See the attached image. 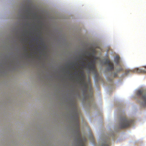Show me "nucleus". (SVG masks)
<instances>
[{"label":"nucleus","mask_w":146,"mask_h":146,"mask_svg":"<svg viewBox=\"0 0 146 146\" xmlns=\"http://www.w3.org/2000/svg\"><path fill=\"white\" fill-rule=\"evenodd\" d=\"M87 60H88V58L91 61L88 62V68L90 71H93L94 74H96V71L95 66L94 64L95 63L97 58L95 55L94 52L91 53L89 51L86 50L79 55L78 58L77 59L78 61L77 62H72L69 64V66L70 67L72 68L73 70L76 69L75 66H80L81 69H83L86 68L85 65L86 62L85 61V58Z\"/></svg>","instance_id":"obj_1"},{"label":"nucleus","mask_w":146,"mask_h":146,"mask_svg":"<svg viewBox=\"0 0 146 146\" xmlns=\"http://www.w3.org/2000/svg\"><path fill=\"white\" fill-rule=\"evenodd\" d=\"M13 8H15V12H18V19L25 22V25H30L29 21L33 20L37 17L36 13L34 14L33 13L32 7L31 5L24 4L19 5L16 4Z\"/></svg>","instance_id":"obj_2"},{"label":"nucleus","mask_w":146,"mask_h":146,"mask_svg":"<svg viewBox=\"0 0 146 146\" xmlns=\"http://www.w3.org/2000/svg\"><path fill=\"white\" fill-rule=\"evenodd\" d=\"M113 132H111L110 135L106 133L101 135L98 140V146H108L110 137H113Z\"/></svg>","instance_id":"obj_3"},{"label":"nucleus","mask_w":146,"mask_h":146,"mask_svg":"<svg viewBox=\"0 0 146 146\" xmlns=\"http://www.w3.org/2000/svg\"><path fill=\"white\" fill-rule=\"evenodd\" d=\"M131 121L126 119L124 114H121L119 115V120L115 129L128 126Z\"/></svg>","instance_id":"obj_4"},{"label":"nucleus","mask_w":146,"mask_h":146,"mask_svg":"<svg viewBox=\"0 0 146 146\" xmlns=\"http://www.w3.org/2000/svg\"><path fill=\"white\" fill-rule=\"evenodd\" d=\"M137 94L138 96H140L142 100L141 102V105L146 106V90H139Z\"/></svg>","instance_id":"obj_5"},{"label":"nucleus","mask_w":146,"mask_h":146,"mask_svg":"<svg viewBox=\"0 0 146 146\" xmlns=\"http://www.w3.org/2000/svg\"><path fill=\"white\" fill-rule=\"evenodd\" d=\"M103 62L106 66V69L108 70H110L113 69V64L111 63L109 60L106 58L104 60Z\"/></svg>","instance_id":"obj_6"},{"label":"nucleus","mask_w":146,"mask_h":146,"mask_svg":"<svg viewBox=\"0 0 146 146\" xmlns=\"http://www.w3.org/2000/svg\"><path fill=\"white\" fill-rule=\"evenodd\" d=\"M77 141L78 143V146H85L86 144V139L83 138L81 139L79 137L78 138Z\"/></svg>","instance_id":"obj_7"},{"label":"nucleus","mask_w":146,"mask_h":146,"mask_svg":"<svg viewBox=\"0 0 146 146\" xmlns=\"http://www.w3.org/2000/svg\"><path fill=\"white\" fill-rule=\"evenodd\" d=\"M145 68H146V70L143 69H140L139 68H136L135 69V70L134 71V72H141L145 73H146V66H145Z\"/></svg>","instance_id":"obj_8"},{"label":"nucleus","mask_w":146,"mask_h":146,"mask_svg":"<svg viewBox=\"0 0 146 146\" xmlns=\"http://www.w3.org/2000/svg\"><path fill=\"white\" fill-rule=\"evenodd\" d=\"M115 61L117 63H118L119 62V56H117L115 57Z\"/></svg>","instance_id":"obj_9"},{"label":"nucleus","mask_w":146,"mask_h":146,"mask_svg":"<svg viewBox=\"0 0 146 146\" xmlns=\"http://www.w3.org/2000/svg\"><path fill=\"white\" fill-rule=\"evenodd\" d=\"M121 68H118V69H117V72H119V71H121Z\"/></svg>","instance_id":"obj_10"},{"label":"nucleus","mask_w":146,"mask_h":146,"mask_svg":"<svg viewBox=\"0 0 146 146\" xmlns=\"http://www.w3.org/2000/svg\"><path fill=\"white\" fill-rule=\"evenodd\" d=\"M25 31H26V32L27 33H29V32H28V31H27V30L26 28V27H25Z\"/></svg>","instance_id":"obj_11"},{"label":"nucleus","mask_w":146,"mask_h":146,"mask_svg":"<svg viewBox=\"0 0 146 146\" xmlns=\"http://www.w3.org/2000/svg\"><path fill=\"white\" fill-rule=\"evenodd\" d=\"M85 88L86 89L87 88V87H88V85L87 84H85Z\"/></svg>","instance_id":"obj_12"},{"label":"nucleus","mask_w":146,"mask_h":146,"mask_svg":"<svg viewBox=\"0 0 146 146\" xmlns=\"http://www.w3.org/2000/svg\"><path fill=\"white\" fill-rule=\"evenodd\" d=\"M89 90L90 91H91V87L90 86L89 87Z\"/></svg>","instance_id":"obj_13"},{"label":"nucleus","mask_w":146,"mask_h":146,"mask_svg":"<svg viewBox=\"0 0 146 146\" xmlns=\"http://www.w3.org/2000/svg\"><path fill=\"white\" fill-rule=\"evenodd\" d=\"M117 75V73H115L114 74V76L115 77V76H116Z\"/></svg>","instance_id":"obj_14"},{"label":"nucleus","mask_w":146,"mask_h":146,"mask_svg":"<svg viewBox=\"0 0 146 146\" xmlns=\"http://www.w3.org/2000/svg\"><path fill=\"white\" fill-rule=\"evenodd\" d=\"M126 72H127V73H129V70H127V71Z\"/></svg>","instance_id":"obj_15"},{"label":"nucleus","mask_w":146,"mask_h":146,"mask_svg":"<svg viewBox=\"0 0 146 146\" xmlns=\"http://www.w3.org/2000/svg\"><path fill=\"white\" fill-rule=\"evenodd\" d=\"M74 114H76V111H74Z\"/></svg>","instance_id":"obj_16"},{"label":"nucleus","mask_w":146,"mask_h":146,"mask_svg":"<svg viewBox=\"0 0 146 146\" xmlns=\"http://www.w3.org/2000/svg\"><path fill=\"white\" fill-rule=\"evenodd\" d=\"M77 94H78V96H79V93L77 92Z\"/></svg>","instance_id":"obj_17"},{"label":"nucleus","mask_w":146,"mask_h":146,"mask_svg":"<svg viewBox=\"0 0 146 146\" xmlns=\"http://www.w3.org/2000/svg\"><path fill=\"white\" fill-rule=\"evenodd\" d=\"M115 132H116V131H117V130H115Z\"/></svg>","instance_id":"obj_18"},{"label":"nucleus","mask_w":146,"mask_h":146,"mask_svg":"<svg viewBox=\"0 0 146 146\" xmlns=\"http://www.w3.org/2000/svg\"><path fill=\"white\" fill-rule=\"evenodd\" d=\"M25 35V34L24 33H23V36L24 35Z\"/></svg>","instance_id":"obj_19"},{"label":"nucleus","mask_w":146,"mask_h":146,"mask_svg":"<svg viewBox=\"0 0 146 146\" xmlns=\"http://www.w3.org/2000/svg\"><path fill=\"white\" fill-rule=\"evenodd\" d=\"M111 82H112V81L111 80Z\"/></svg>","instance_id":"obj_20"}]
</instances>
